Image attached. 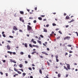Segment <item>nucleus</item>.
<instances>
[{
    "label": "nucleus",
    "instance_id": "obj_1",
    "mask_svg": "<svg viewBox=\"0 0 78 78\" xmlns=\"http://www.w3.org/2000/svg\"><path fill=\"white\" fill-rule=\"evenodd\" d=\"M67 68L65 66H64V67L65 69H66V70H70V65L69 64H67Z\"/></svg>",
    "mask_w": 78,
    "mask_h": 78
},
{
    "label": "nucleus",
    "instance_id": "obj_2",
    "mask_svg": "<svg viewBox=\"0 0 78 78\" xmlns=\"http://www.w3.org/2000/svg\"><path fill=\"white\" fill-rule=\"evenodd\" d=\"M27 29L28 31H30L32 29V27L28 25Z\"/></svg>",
    "mask_w": 78,
    "mask_h": 78
},
{
    "label": "nucleus",
    "instance_id": "obj_3",
    "mask_svg": "<svg viewBox=\"0 0 78 78\" xmlns=\"http://www.w3.org/2000/svg\"><path fill=\"white\" fill-rule=\"evenodd\" d=\"M70 38V37L66 36L64 38V40H66V39H67V40H69Z\"/></svg>",
    "mask_w": 78,
    "mask_h": 78
},
{
    "label": "nucleus",
    "instance_id": "obj_4",
    "mask_svg": "<svg viewBox=\"0 0 78 78\" xmlns=\"http://www.w3.org/2000/svg\"><path fill=\"white\" fill-rule=\"evenodd\" d=\"M7 52L8 53H10V55H11V54H12V53L13 55H16V52H12L9 51H7Z\"/></svg>",
    "mask_w": 78,
    "mask_h": 78
},
{
    "label": "nucleus",
    "instance_id": "obj_5",
    "mask_svg": "<svg viewBox=\"0 0 78 78\" xmlns=\"http://www.w3.org/2000/svg\"><path fill=\"white\" fill-rule=\"evenodd\" d=\"M55 58H56V62H59V59H58V55H56L55 56Z\"/></svg>",
    "mask_w": 78,
    "mask_h": 78
},
{
    "label": "nucleus",
    "instance_id": "obj_6",
    "mask_svg": "<svg viewBox=\"0 0 78 78\" xmlns=\"http://www.w3.org/2000/svg\"><path fill=\"white\" fill-rule=\"evenodd\" d=\"M13 30H16V31H17V30H18V29H17V28L15 26H14L13 27Z\"/></svg>",
    "mask_w": 78,
    "mask_h": 78
},
{
    "label": "nucleus",
    "instance_id": "obj_7",
    "mask_svg": "<svg viewBox=\"0 0 78 78\" xmlns=\"http://www.w3.org/2000/svg\"><path fill=\"white\" fill-rule=\"evenodd\" d=\"M7 48L8 49V50H9L11 49V47H10V46L9 45H7Z\"/></svg>",
    "mask_w": 78,
    "mask_h": 78
},
{
    "label": "nucleus",
    "instance_id": "obj_8",
    "mask_svg": "<svg viewBox=\"0 0 78 78\" xmlns=\"http://www.w3.org/2000/svg\"><path fill=\"white\" fill-rule=\"evenodd\" d=\"M41 53L42 54H44V55H48V54H47V53L43 51Z\"/></svg>",
    "mask_w": 78,
    "mask_h": 78
},
{
    "label": "nucleus",
    "instance_id": "obj_9",
    "mask_svg": "<svg viewBox=\"0 0 78 78\" xmlns=\"http://www.w3.org/2000/svg\"><path fill=\"white\" fill-rule=\"evenodd\" d=\"M44 32H45V33H47V30L45 28H44Z\"/></svg>",
    "mask_w": 78,
    "mask_h": 78
},
{
    "label": "nucleus",
    "instance_id": "obj_10",
    "mask_svg": "<svg viewBox=\"0 0 78 78\" xmlns=\"http://www.w3.org/2000/svg\"><path fill=\"white\" fill-rule=\"evenodd\" d=\"M70 19V17H69V16H67L66 17V19Z\"/></svg>",
    "mask_w": 78,
    "mask_h": 78
},
{
    "label": "nucleus",
    "instance_id": "obj_11",
    "mask_svg": "<svg viewBox=\"0 0 78 78\" xmlns=\"http://www.w3.org/2000/svg\"><path fill=\"white\" fill-rule=\"evenodd\" d=\"M24 46L26 47V48H27V47H28V44L27 43H25L24 44Z\"/></svg>",
    "mask_w": 78,
    "mask_h": 78
},
{
    "label": "nucleus",
    "instance_id": "obj_12",
    "mask_svg": "<svg viewBox=\"0 0 78 78\" xmlns=\"http://www.w3.org/2000/svg\"><path fill=\"white\" fill-rule=\"evenodd\" d=\"M20 13L21 14L23 15L24 14V12L22 11H20Z\"/></svg>",
    "mask_w": 78,
    "mask_h": 78
},
{
    "label": "nucleus",
    "instance_id": "obj_13",
    "mask_svg": "<svg viewBox=\"0 0 78 78\" xmlns=\"http://www.w3.org/2000/svg\"><path fill=\"white\" fill-rule=\"evenodd\" d=\"M37 42L39 44H40L41 45L42 44V43L41 42V41L38 40L37 41Z\"/></svg>",
    "mask_w": 78,
    "mask_h": 78
},
{
    "label": "nucleus",
    "instance_id": "obj_14",
    "mask_svg": "<svg viewBox=\"0 0 78 78\" xmlns=\"http://www.w3.org/2000/svg\"><path fill=\"white\" fill-rule=\"evenodd\" d=\"M19 66H20V68H22V67H23V65H22V64H20Z\"/></svg>",
    "mask_w": 78,
    "mask_h": 78
},
{
    "label": "nucleus",
    "instance_id": "obj_15",
    "mask_svg": "<svg viewBox=\"0 0 78 78\" xmlns=\"http://www.w3.org/2000/svg\"><path fill=\"white\" fill-rule=\"evenodd\" d=\"M25 75H26V73H23V77H24Z\"/></svg>",
    "mask_w": 78,
    "mask_h": 78
},
{
    "label": "nucleus",
    "instance_id": "obj_16",
    "mask_svg": "<svg viewBox=\"0 0 78 78\" xmlns=\"http://www.w3.org/2000/svg\"><path fill=\"white\" fill-rule=\"evenodd\" d=\"M39 72L41 74H42V70H41V69H39Z\"/></svg>",
    "mask_w": 78,
    "mask_h": 78
},
{
    "label": "nucleus",
    "instance_id": "obj_17",
    "mask_svg": "<svg viewBox=\"0 0 78 78\" xmlns=\"http://www.w3.org/2000/svg\"><path fill=\"white\" fill-rule=\"evenodd\" d=\"M36 53V51H33V52L31 53V54L32 55H34V54L35 53Z\"/></svg>",
    "mask_w": 78,
    "mask_h": 78
},
{
    "label": "nucleus",
    "instance_id": "obj_18",
    "mask_svg": "<svg viewBox=\"0 0 78 78\" xmlns=\"http://www.w3.org/2000/svg\"><path fill=\"white\" fill-rule=\"evenodd\" d=\"M17 72L19 74H21L22 73V72H20L19 71H17Z\"/></svg>",
    "mask_w": 78,
    "mask_h": 78
},
{
    "label": "nucleus",
    "instance_id": "obj_19",
    "mask_svg": "<svg viewBox=\"0 0 78 78\" xmlns=\"http://www.w3.org/2000/svg\"><path fill=\"white\" fill-rule=\"evenodd\" d=\"M38 19L39 20H42V18L41 17H39L38 18Z\"/></svg>",
    "mask_w": 78,
    "mask_h": 78
},
{
    "label": "nucleus",
    "instance_id": "obj_20",
    "mask_svg": "<svg viewBox=\"0 0 78 78\" xmlns=\"http://www.w3.org/2000/svg\"><path fill=\"white\" fill-rule=\"evenodd\" d=\"M74 22V20H72L68 22L69 23H70L71 22Z\"/></svg>",
    "mask_w": 78,
    "mask_h": 78
},
{
    "label": "nucleus",
    "instance_id": "obj_21",
    "mask_svg": "<svg viewBox=\"0 0 78 78\" xmlns=\"http://www.w3.org/2000/svg\"><path fill=\"white\" fill-rule=\"evenodd\" d=\"M29 47H31V48H33V46H32V45H31V44H30L29 45Z\"/></svg>",
    "mask_w": 78,
    "mask_h": 78
},
{
    "label": "nucleus",
    "instance_id": "obj_22",
    "mask_svg": "<svg viewBox=\"0 0 78 78\" xmlns=\"http://www.w3.org/2000/svg\"><path fill=\"white\" fill-rule=\"evenodd\" d=\"M58 78H60V77H61V74L59 73L58 74Z\"/></svg>",
    "mask_w": 78,
    "mask_h": 78
},
{
    "label": "nucleus",
    "instance_id": "obj_23",
    "mask_svg": "<svg viewBox=\"0 0 78 78\" xmlns=\"http://www.w3.org/2000/svg\"><path fill=\"white\" fill-rule=\"evenodd\" d=\"M14 70H15V71H16V72H18V70L17 69H16V68H14Z\"/></svg>",
    "mask_w": 78,
    "mask_h": 78
},
{
    "label": "nucleus",
    "instance_id": "obj_24",
    "mask_svg": "<svg viewBox=\"0 0 78 78\" xmlns=\"http://www.w3.org/2000/svg\"><path fill=\"white\" fill-rule=\"evenodd\" d=\"M29 70H32V68L31 67H29L28 68Z\"/></svg>",
    "mask_w": 78,
    "mask_h": 78
},
{
    "label": "nucleus",
    "instance_id": "obj_25",
    "mask_svg": "<svg viewBox=\"0 0 78 78\" xmlns=\"http://www.w3.org/2000/svg\"><path fill=\"white\" fill-rule=\"evenodd\" d=\"M19 70H21V71H22L23 72V69H19Z\"/></svg>",
    "mask_w": 78,
    "mask_h": 78
},
{
    "label": "nucleus",
    "instance_id": "obj_26",
    "mask_svg": "<svg viewBox=\"0 0 78 78\" xmlns=\"http://www.w3.org/2000/svg\"><path fill=\"white\" fill-rule=\"evenodd\" d=\"M52 25L53 26H56V24L55 23H53L52 24Z\"/></svg>",
    "mask_w": 78,
    "mask_h": 78
},
{
    "label": "nucleus",
    "instance_id": "obj_27",
    "mask_svg": "<svg viewBox=\"0 0 78 78\" xmlns=\"http://www.w3.org/2000/svg\"><path fill=\"white\" fill-rule=\"evenodd\" d=\"M47 63L48 65V66H50V63L49 62H47Z\"/></svg>",
    "mask_w": 78,
    "mask_h": 78
},
{
    "label": "nucleus",
    "instance_id": "obj_28",
    "mask_svg": "<svg viewBox=\"0 0 78 78\" xmlns=\"http://www.w3.org/2000/svg\"><path fill=\"white\" fill-rule=\"evenodd\" d=\"M60 36H58V37L57 38V39H60Z\"/></svg>",
    "mask_w": 78,
    "mask_h": 78
},
{
    "label": "nucleus",
    "instance_id": "obj_29",
    "mask_svg": "<svg viewBox=\"0 0 78 78\" xmlns=\"http://www.w3.org/2000/svg\"><path fill=\"white\" fill-rule=\"evenodd\" d=\"M40 57L41 58L43 59V57L42 56L40 55Z\"/></svg>",
    "mask_w": 78,
    "mask_h": 78
},
{
    "label": "nucleus",
    "instance_id": "obj_30",
    "mask_svg": "<svg viewBox=\"0 0 78 78\" xmlns=\"http://www.w3.org/2000/svg\"><path fill=\"white\" fill-rule=\"evenodd\" d=\"M58 33H60V34H62V32H61V31H58Z\"/></svg>",
    "mask_w": 78,
    "mask_h": 78
},
{
    "label": "nucleus",
    "instance_id": "obj_31",
    "mask_svg": "<svg viewBox=\"0 0 78 78\" xmlns=\"http://www.w3.org/2000/svg\"><path fill=\"white\" fill-rule=\"evenodd\" d=\"M14 67H17V65H16V64H14Z\"/></svg>",
    "mask_w": 78,
    "mask_h": 78
},
{
    "label": "nucleus",
    "instance_id": "obj_32",
    "mask_svg": "<svg viewBox=\"0 0 78 78\" xmlns=\"http://www.w3.org/2000/svg\"><path fill=\"white\" fill-rule=\"evenodd\" d=\"M2 36H3V37H6V35H5V34H3L2 35Z\"/></svg>",
    "mask_w": 78,
    "mask_h": 78
},
{
    "label": "nucleus",
    "instance_id": "obj_33",
    "mask_svg": "<svg viewBox=\"0 0 78 78\" xmlns=\"http://www.w3.org/2000/svg\"><path fill=\"white\" fill-rule=\"evenodd\" d=\"M20 54H21V55H23V54H24V53H23V52H20Z\"/></svg>",
    "mask_w": 78,
    "mask_h": 78
},
{
    "label": "nucleus",
    "instance_id": "obj_34",
    "mask_svg": "<svg viewBox=\"0 0 78 78\" xmlns=\"http://www.w3.org/2000/svg\"><path fill=\"white\" fill-rule=\"evenodd\" d=\"M9 37H10V38H13L14 37L11 36H10Z\"/></svg>",
    "mask_w": 78,
    "mask_h": 78
},
{
    "label": "nucleus",
    "instance_id": "obj_35",
    "mask_svg": "<svg viewBox=\"0 0 78 78\" xmlns=\"http://www.w3.org/2000/svg\"><path fill=\"white\" fill-rule=\"evenodd\" d=\"M40 36H41V37H42V38H44V36H43V35H40Z\"/></svg>",
    "mask_w": 78,
    "mask_h": 78
},
{
    "label": "nucleus",
    "instance_id": "obj_36",
    "mask_svg": "<svg viewBox=\"0 0 78 78\" xmlns=\"http://www.w3.org/2000/svg\"><path fill=\"white\" fill-rule=\"evenodd\" d=\"M19 31L20 32H21V33H22V32H23V31L21 30H20Z\"/></svg>",
    "mask_w": 78,
    "mask_h": 78
},
{
    "label": "nucleus",
    "instance_id": "obj_37",
    "mask_svg": "<svg viewBox=\"0 0 78 78\" xmlns=\"http://www.w3.org/2000/svg\"><path fill=\"white\" fill-rule=\"evenodd\" d=\"M68 47H72V45H70V44H69L68 45Z\"/></svg>",
    "mask_w": 78,
    "mask_h": 78
},
{
    "label": "nucleus",
    "instance_id": "obj_38",
    "mask_svg": "<svg viewBox=\"0 0 78 78\" xmlns=\"http://www.w3.org/2000/svg\"><path fill=\"white\" fill-rule=\"evenodd\" d=\"M13 62H14V63H15V64H16V62L15 61V60H13Z\"/></svg>",
    "mask_w": 78,
    "mask_h": 78
},
{
    "label": "nucleus",
    "instance_id": "obj_39",
    "mask_svg": "<svg viewBox=\"0 0 78 78\" xmlns=\"http://www.w3.org/2000/svg\"><path fill=\"white\" fill-rule=\"evenodd\" d=\"M28 57L29 58H31V56L30 55H28Z\"/></svg>",
    "mask_w": 78,
    "mask_h": 78
},
{
    "label": "nucleus",
    "instance_id": "obj_40",
    "mask_svg": "<svg viewBox=\"0 0 78 78\" xmlns=\"http://www.w3.org/2000/svg\"><path fill=\"white\" fill-rule=\"evenodd\" d=\"M10 61L11 62H13V60H12V59L10 60Z\"/></svg>",
    "mask_w": 78,
    "mask_h": 78
},
{
    "label": "nucleus",
    "instance_id": "obj_41",
    "mask_svg": "<svg viewBox=\"0 0 78 78\" xmlns=\"http://www.w3.org/2000/svg\"><path fill=\"white\" fill-rule=\"evenodd\" d=\"M34 40L33 39H32L31 40V42H34Z\"/></svg>",
    "mask_w": 78,
    "mask_h": 78
},
{
    "label": "nucleus",
    "instance_id": "obj_42",
    "mask_svg": "<svg viewBox=\"0 0 78 78\" xmlns=\"http://www.w3.org/2000/svg\"><path fill=\"white\" fill-rule=\"evenodd\" d=\"M7 42H8L9 43H11V42L10 41H7Z\"/></svg>",
    "mask_w": 78,
    "mask_h": 78
},
{
    "label": "nucleus",
    "instance_id": "obj_43",
    "mask_svg": "<svg viewBox=\"0 0 78 78\" xmlns=\"http://www.w3.org/2000/svg\"><path fill=\"white\" fill-rule=\"evenodd\" d=\"M33 42L34 43V44H36V41H33Z\"/></svg>",
    "mask_w": 78,
    "mask_h": 78
},
{
    "label": "nucleus",
    "instance_id": "obj_44",
    "mask_svg": "<svg viewBox=\"0 0 78 78\" xmlns=\"http://www.w3.org/2000/svg\"><path fill=\"white\" fill-rule=\"evenodd\" d=\"M0 73L1 74V75H3V72H0Z\"/></svg>",
    "mask_w": 78,
    "mask_h": 78
},
{
    "label": "nucleus",
    "instance_id": "obj_45",
    "mask_svg": "<svg viewBox=\"0 0 78 78\" xmlns=\"http://www.w3.org/2000/svg\"><path fill=\"white\" fill-rule=\"evenodd\" d=\"M36 20H34V23H36Z\"/></svg>",
    "mask_w": 78,
    "mask_h": 78
},
{
    "label": "nucleus",
    "instance_id": "obj_46",
    "mask_svg": "<svg viewBox=\"0 0 78 78\" xmlns=\"http://www.w3.org/2000/svg\"><path fill=\"white\" fill-rule=\"evenodd\" d=\"M41 17H45V15H41Z\"/></svg>",
    "mask_w": 78,
    "mask_h": 78
},
{
    "label": "nucleus",
    "instance_id": "obj_47",
    "mask_svg": "<svg viewBox=\"0 0 78 78\" xmlns=\"http://www.w3.org/2000/svg\"><path fill=\"white\" fill-rule=\"evenodd\" d=\"M49 26V24H48L46 25V27H48Z\"/></svg>",
    "mask_w": 78,
    "mask_h": 78
},
{
    "label": "nucleus",
    "instance_id": "obj_48",
    "mask_svg": "<svg viewBox=\"0 0 78 78\" xmlns=\"http://www.w3.org/2000/svg\"><path fill=\"white\" fill-rule=\"evenodd\" d=\"M69 27V25H67L66 26V28H68Z\"/></svg>",
    "mask_w": 78,
    "mask_h": 78
},
{
    "label": "nucleus",
    "instance_id": "obj_49",
    "mask_svg": "<svg viewBox=\"0 0 78 78\" xmlns=\"http://www.w3.org/2000/svg\"><path fill=\"white\" fill-rule=\"evenodd\" d=\"M69 76V74H66V77L67 78V77H68V76Z\"/></svg>",
    "mask_w": 78,
    "mask_h": 78
},
{
    "label": "nucleus",
    "instance_id": "obj_50",
    "mask_svg": "<svg viewBox=\"0 0 78 78\" xmlns=\"http://www.w3.org/2000/svg\"><path fill=\"white\" fill-rule=\"evenodd\" d=\"M66 55H68V53H66L65 54V55L66 56Z\"/></svg>",
    "mask_w": 78,
    "mask_h": 78
},
{
    "label": "nucleus",
    "instance_id": "obj_51",
    "mask_svg": "<svg viewBox=\"0 0 78 78\" xmlns=\"http://www.w3.org/2000/svg\"><path fill=\"white\" fill-rule=\"evenodd\" d=\"M25 62L26 63V64H27V63H28V62L27 61H25Z\"/></svg>",
    "mask_w": 78,
    "mask_h": 78
},
{
    "label": "nucleus",
    "instance_id": "obj_52",
    "mask_svg": "<svg viewBox=\"0 0 78 78\" xmlns=\"http://www.w3.org/2000/svg\"><path fill=\"white\" fill-rule=\"evenodd\" d=\"M35 47L37 48H39V46L38 45H36Z\"/></svg>",
    "mask_w": 78,
    "mask_h": 78
},
{
    "label": "nucleus",
    "instance_id": "obj_53",
    "mask_svg": "<svg viewBox=\"0 0 78 78\" xmlns=\"http://www.w3.org/2000/svg\"><path fill=\"white\" fill-rule=\"evenodd\" d=\"M69 53H73V52L72 51H70L69 52Z\"/></svg>",
    "mask_w": 78,
    "mask_h": 78
},
{
    "label": "nucleus",
    "instance_id": "obj_54",
    "mask_svg": "<svg viewBox=\"0 0 78 78\" xmlns=\"http://www.w3.org/2000/svg\"><path fill=\"white\" fill-rule=\"evenodd\" d=\"M47 50L48 51H49V50H50V49H49V48H47Z\"/></svg>",
    "mask_w": 78,
    "mask_h": 78
},
{
    "label": "nucleus",
    "instance_id": "obj_55",
    "mask_svg": "<svg viewBox=\"0 0 78 78\" xmlns=\"http://www.w3.org/2000/svg\"><path fill=\"white\" fill-rule=\"evenodd\" d=\"M12 33H13V34H14L15 33V31H14V30H12Z\"/></svg>",
    "mask_w": 78,
    "mask_h": 78
},
{
    "label": "nucleus",
    "instance_id": "obj_56",
    "mask_svg": "<svg viewBox=\"0 0 78 78\" xmlns=\"http://www.w3.org/2000/svg\"><path fill=\"white\" fill-rule=\"evenodd\" d=\"M6 76H8V73H6Z\"/></svg>",
    "mask_w": 78,
    "mask_h": 78
},
{
    "label": "nucleus",
    "instance_id": "obj_57",
    "mask_svg": "<svg viewBox=\"0 0 78 78\" xmlns=\"http://www.w3.org/2000/svg\"><path fill=\"white\" fill-rule=\"evenodd\" d=\"M43 45H44V46H47V45L46 44H45L44 43H43Z\"/></svg>",
    "mask_w": 78,
    "mask_h": 78
},
{
    "label": "nucleus",
    "instance_id": "obj_58",
    "mask_svg": "<svg viewBox=\"0 0 78 78\" xmlns=\"http://www.w3.org/2000/svg\"><path fill=\"white\" fill-rule=\"evenodd\" d=\"M22 18H20V21H22Z\"/></svg>",
    "mask_w": 78,
    "mask_h": 78
},
{
    "label": "nucleus",
    "instance_id": "obj_59",
    "mask_svg": "<svg viewBox=\"0 0 78 78\" xmlns=\"http://www.w3.org/2000/svg\"><path fill=\"white\" fill-rule=\"evenodd\" d=\"M47 20L46 19H44L43 20V21H46V20Z\"/></svg>",
    "mask_w": 78,
    "mask_h": 78
},
{
    "label": "nucleus",
    "instance_id": "obj_60",
    "mask_svg": "<svg viewBox=\"0 0 78 78\" xmlns=\"http://www.w3.org/2000/svg\"><path fill=\"white\" fill-rule=\"evenodd\" d=\"M41 70H44V68H41Z\"/></svg>",
    "mask_w": 78,
    "mask_h": 78
},
{
    "label": "nucleus",
    "instance_id": "obj_61",
    "mask_svg": "<svg viewBox=\"0 0 78 78\" xmlns=\"http://www.w3.org/2000/svg\"><path fill=\"white\" fill-rule=\"evenodd\" d=\"M4 33H5V32H4V31H3L2 32V35L3 34H4Z\"/></svg>",
    "mask_w": 78,
    "mask_h": 78
},
{
    "label": "nucleus",
    "instance_id": "obj_62",
    "mask_svg": "<svg viewBox=\"0 0 78 78\" xmlns=\"http://www.w3.org/2000/svg\"><path fill=\"white\" fill-rule=\"evenodd\" d=\"M3 62H6V60H3Z\"/></svg>",
    "mask_w": 78,
    "mask_h": 78
},
{
    "label": "nucleus",
    "instance_id": "obj_63",
    "mask_svg": "<svg viewBox=\"0 0 78 78\" xmlns=\"http://www.w3.org/2000/svg\"><path fill=\"white\" fill-rule=\"evenodd\" d=\"M67 15V14L66 13H65L64 14V16H66Z\"/></svg>",
    "mask_w": 78,
    "mask_h": 78
},
{
    "label": "nucleus",
    "instance_id": "obj_64",
    "mask_svg": "<svg viewBox=\"0 0 78 78\" xmlns=\"http://www.w3.org/2000/svg\"><path fill=\"white\" fill-rule=\"evenodd\" d=\"M35 10H37V7L35 8Z\"/></svg>",
    "mask_w": 78,
    "mask_h": 78
}]
</instances>
